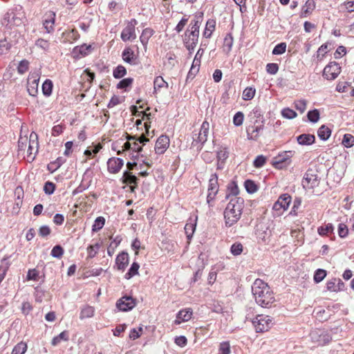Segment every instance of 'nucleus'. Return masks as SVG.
Segmentation results:
<instances>
[{"instance_id":"1","label":"nucleus","mask_w":354,"mask_h":354,"mask_svg":"<svg viewBox=\"0 0 354 354\" xmlns=\"http://www.w3.org/2000/svg\"><path fill=\"white\" fill-rule=\"evenodd\" d=\"M252 292L256 302L261 307L268 308L275 300L269 286L260 279L253 283Z\"/></svg>"},{"instance_id":"2","label":"nucleus","mask_w":354,"mask_h":354,"mask_svg":"<svg viewBox=\"0 0 354 354\" xmlns=\"http://www.w3.org/2000/svg\"><path fill=\"white\" fill-rule=\"evenodd\" d=\"M244 207V201L241 197L232 198L224 211L225 225L228 227L233 225L241 218Z\"/></svg>"},{"instance_id":"3","label":"nucleus","mask_w":354,"mask_h":354,"mask_svg":"<svg viewBox=\"0 0 354 354\" xmlns=\"http://www.w3.org/2000/svg\"><path fill=\"white\" fill-rule=\"evenodd\" d=\"M24 14L21 8L19 10H9L3 16L1 20V25L8 30H12L15 26H19L23 23Z\"/></svg>"},{"instance_id":"4","label":"nucleus","mask_w":354,"mask_h":354,"mask_svg":"<svg viewBox=\"0 0 354 354\" xmlns=\"http://www.w3.org/2000/svg\"><path fill=\"white\" fill-rule=\"evenodd\" d=\"M316 168H309L304 174L302 186L305 189H313L319 186L321 178Z\"/></svg>"},{"instance_id":"5","label":"nucleus","mask_w":354,"mask_h":354,"mask_svg":"<svg viewBox=\"0 0 354 354\" xmlns=\"http://www.w3.org/2000/svg\"><path fill=\"white\" fill-rule=\"evenodd\" d=\"M19 33L16 30L7 33L5 32L3 39H0V55L7 53L13 43L18 41Z\"/></svg>"},{"instance_id":"6","label":"nucleus","mask_w":354,"mask_h":354,"mask_svg":"<svg viewBox=\"0 0 354 354\" xmlns=\"http://www.w3.org/2000/svg\"><path fill=\"white\" fill-rule=\"evenodd\" d=\"M251 321L257 333H263L268 330L272 324V319L269 316L263 315H258Z\"/></svg>"},{"instance_id":"7","label":"nucleus","mask_w":354,"mask_h":354,"mask_svg":"<svg viewBox=\"0 0 354 354\" xmlns=\"http://www.w3.org/2000/svg\"><path fill=\"white\" fill-rule=\"evenodd\" d=\"M137 24L138 21L136 19H131L127 22L126 26L122 30L120 35L123 41H132L136 38V26Z\"/></svg>"},{"instance_id":"8","label":"nucleus","mask_w":354,"mask_h":354,"mask_svg":"<svg viewBox=\"0 0 354 354\" xmlns=\"http://www.w3.org/2000/svg\"><path fill=\"white\" fill-rule=\"evenodd\" d=\"M291 202V196L288 194L281 195L277 201L274 203L272 209L277 212L278 214H281L288 209Z\"/></svg>"},{"instance_id":"9","label":"nucleus","mask_w":354,"mask_h":354,"mask_svg":"<svg viewBox=\"0 0 354 354\" xmlns=\"http://www.w3.org/2000/svg\"><path fill=\"white\" fill-rule=\"evenodd\" d=\"M199 34L188 28L185 33L184 44L190 53L194 50L198 43Z\"/></svg>"},{"instance_id":"10","label":"nucleus","mask_w":354,"mask_h":354,"mask_svg":"<svg viewBox=\"0 0 354 354\" xmlns=\"http://www.w3.org/2000/svg\"><path fill=\"white\" fill-rule=\"evenodd\" d=\"M209 129V122L207 121H204L201 124L200 131L197 135V138H194L192 145L195 146L196 144L199 143L200 146L198 147L200 148V149H201L202 146L203 145L204 143L206 142L207 140Z\"/></svg>"},{"instance_id":"11","label":"nucleus","mask_w":354,"mask_h":354,"mask_svg":"<svg viewBox=\"0 0 354 354\" xmlns=\"http://www.w3.org/2000/svg\"><path fill=\"white\" fill-rule=\"evenodd\" d=\"M218 191V176L216 174H213L209 180L208 194L207 196V202L209 205H211L210 203L214 201Z\"/></svg>"},{"instance_id":"12","label":"nucleus","mask_w":354,"mask_h":354,"mask_svg":"<svg viewBox=\"0 0 354 354\" xmlns=\"http://www.w3.org/2000/svg\"><path fill=\"white\" fill-rule=\"evenodd\" d=\"M340 69L338 64L330 62L324 68L323 76L329 80H335L340 73Z\"/></svg>"},{"instance_id":"13","label":"nucleus","mask_w":354,"mask_h":354,"mask_svg":"<svg viewBox=\"0 0 354 354\" xmlns=\"http://www.w3.org/2000/svg\"><path fill=\"white\" fill-rule=\"evenodd\" d=\"M257 123L258 122L256 120L254 124L247 128L246 132L248 140H257L260 132L263 129V121H261V124Z\"/></svg>"},{"instance_id":"14","label":"nucleus","mask_w":354,"mask_h":354,"mask_svg":"<svg viewBox=\"0 0 354 354\" xmlns=\"http://www.w3.org/2000/svg\"><path fill=\"white\" fill-rule=\"evenodd\" d=\"M203 50L199 48L193 60L191 68L188 73L187 78H194L198 73L201 66V58L203 55Z\"/></svg>"},{"instance_id":"15","label":"nucleus","mask_w":354,"mask_h":354,"mask_svg":"<svg viewBox=\"0 0 354 354\" xmlns=\"http://www.w3.org/2000/svg\"><path fill=\"white\" fill-rule=\"evenodd\" d=\"M169 138L168 136L162 135L156 140L154 150L157 154H163L169 146Z\"/></svg>"},{"instance_id":"16","label":"nucleus","mask_w":354,"mask_h":354,"mask_svg":"<svg viewBox=\"0 0 354 354\" xmlns=\"http://www.w3.org/2000/svg\"><path fill=\"white\" fill-rule=\"evenodd\" d=\"M116 306L120 310L128 311L136 306V301L131 297L124 296L117 301Z\"/></svg>"},{"instance_id":"17","label":"nucleus","mask_w":354,"mask_h":354,"mask_svg":"<svg viewBox=\"0 0 354 354\" xmlns=\"http://www.w3.org/2000/svg\"><path fill=\"white\" fill-rule=\"evenodd\" d=\"M124 165V161L120 158H111L107 161L108 171L112 174H117L120 171Z\"/></svg>"},{"instance_id":"18","label":"nucleus","mask_w":354,"mask_h":354,"mask_svg":"<svg viewBox=\"0 0 354 354\" xmlns=\"http://www.w3.org/2000/svg\"><path fill=\"white\" fill-rule=\"evenodd\" d=\"M192 314L193 312L191 308H185L180 310L176 315V318L174 321V324L176 325H179L182 322L189 321L192 318Z\"/></svg>"},{"instance_id":"19","label":"nucleus","mask_w":354,"mask_h":354,"mask_svg":"<svg viewBox=\"0 0 354 354\" xmlns=\"http://www.w3.org/2000/svg\"><path fill=\"white\" fill-rule=\"evenodd\" d=\"M122 57L125 62L131 65L135 66L138 64V58L130 48H126L122 51Z\"/></svg>"},{"instance_id":"20","label":"nucleus","mask_w":354,"mask_h":354,"mask_svg":"<svg viewBox=\"0 0 354 354\" xmlns=\"http://www.w3.org/2000/svg\"><path fill=\"white\" fill-rule=\"evenodd\" d=\"M92 50L91 45L83 44L80 46H75L73 50V55L75 58H80L88 55Z\"/></svg>"},{"instance_id":"21","label":"nucleus","mask_w":354,"mask_h":354,"mask_svg":"<svg viewBox=\"0 0 354 354\" xmlns=\"http://www.w3.org/2000/svg\"><path fill=\"white\" fill-rule=\"evenodd\" d=\"M91 179L89 176V171L86 170L84 175L81 184L73 191V194L81 193L86 190L91 185Z\"/></svg>"},{"instance_id":"22","label":"nucleus","mask_w":354,"mask_h":354,"mask_svg":"<svg viewBox=\"0 0 354 354\" xmlns=\"http://www.w3.org/2000/svg\"><path fill=\"white\" fill-rule=\"evenodd\" d=\"M129 263V254L126 252H120L116 257L115 264L118 270H124Z\"/></svg>"},{"instance_id":"23","label":"nucleus","mask_w":354,"mask_h":354,"mask_svg":"<svg viewBox=\"0 0 354 354\" xmlns=\"http://www.w3.org/2000/svg\"><path fill=\"white\" fill-rule=\"evenodd\" d=\"M55 14L53 12H49L46 14V18L44 21L43 25L46 32L50 33L54 30Z\"/></svg>"},{"instance_id":"24","label":"nucleus","mask_w":354,"mask_h":354,"mask_svg":"<svg viewBox=\"0 0 354 354\" xmlns=\"http://www.w3.org/2000/svg\"><path fill=\"white\" fill-rule=\"evenodd\" d=\"M293 155L292 151H284L276 158L273 165L276 168H281V165L286 160H288Z\"/></svg>"},{"instance_id":"25","label":"nucleus","mask_w":354,"mask_h":354,"mask_svg":"<svg viewBox=\"0 0 354 354\" xmlns=\"http://www.w3.org/2000/svg\"><path fill=\"white\" fill-rule=\"evenodd\" d=\"M297 142L301 145H310L315 141V137L312 134L303 133L297 138Z\"/></svg>"},{"instance_id":"26","label":"nucleus","mask_w":354,"mask_h":354,"mask_svg":"<svg viewBox=\"0 0 354 354\" xmlns=\"http://www.w3.org/2000/svg\"><path fill=\"white\" fill-rule=\"evenodd\" d=\"M234 43V39L231 33H227L223 41V50L226 54H229L232 50Z\"/></svg>"},{"instance_id":"27","label":"nucleus","mask_w":354,"mask_h":354,"mask_svg":"<svg viewBox=\"0 0 354 354\" xmlns=\"http://www.w3.org/2000/svg\"><path fill=\"white\" fill-rule=\"evenodd\" d=\"M203 20V13L198 16H195L194 19L191 21L189 28L190 30L199 34V28Z\"/></svg>"},{"instance_id":"28","label":"nucleus","mask_w":354,"mask_h":354,"mask_svg":"<svg viewBox=\"0 0 354 354\" xmlns=\"http://www.w3.org/2000/svg\"><path fill=\"white\" fill-rule=\"evenodd\" d=\"M33 137L32 134L30 135V140H29V146L28 149V158L31 160L35 159V156H32L33 153H36L38 150V142L35 140H31Z\"/></svg>"},{"instance_id":"29","label":"nucleus","mask_w":354,"mask_h":354,"mask_svg":"<svg viewBox=\"0 0 354 354\" xmlns=\"http://www.w3.org/2000/svg\"><path fill=\"white\" fill-rule=\"evenodd\" d=\"M153 35V30L151 28H147L142 30L140 40L145 48L147 47L148 41Z\"/></svg>"},{"instance_id":"30","label":"nucleus","mask_w":354,"mask_h":354,"mask_svg":"<svg viewBox=\"0 0 354 354\" xmlns=\"http://www.w3.org/2000/svg\"><path fill=\"white\" fill-rule=\"evenodd\" d=\"M315 8V2L314 0H307L305 5L302 8L301 17H307L308 15L311 13Z\"/></svg>"},{"instance_id":"31","label":"nucleus","mask_w":354,"mask_h":354,"mask_svg":"<svg viewBox=\"0 0 354 354\" xmlns=\"http://www.w3.org/2000/svg\"><path fill=\"white\" fill-rule=\"evenodd\" d=\"M216 21L214 19L207 20L203 32V36L205 38H209L215 29Z\"/></svg>"},{"instance_id":"32","label":"nucleus","mask_w":354,"mask_h":354,"mask_svg":"<svg viewBox=\"0 0 354 354\" xmlns=\"http://www.w3.org/2000/svg\"><path fill=\"white\" fill-rule=\"evenodd\" d=\"M319 138L322 140H326L329 138L331 134V130L325 125H322L317 131Z\"/></svg>"},{"instance_id":"33","label":"nucleus","mask_w":354,"mask_h":354,"mask_svg":"<svg viewBox=\"0 0 354 354\" xmlns=\"http://www.w3.org/2000/svg\"><path fill=\"white\" fill-rule=\"evenodd\" d=\"M95 309L93 307L90 306H86L83 307L80 312V318L84 319L85 318H90L94 315Z\"/></svg>"},{"instance_id":"34","label":"nucleus","mask_w":354,"mask_h":354,"mask_svg":"<svg viewBox=\"0 0 354 354\" xmlns=\"http://www.w3.org/2000/svg\"><path fill=\"white\" fill-rule=\"evenodd\" d=\"M69 338L68 332L64 330L59 333L58 335L53 337L51 344L53 346L58 345L62 341H68Z\"/></svg>"},{"instance_id":"35","label":"nucleus","mask_w":354,"mask_h":354,"mask_svg":"<svg viewBox=\"0 0 354 354\" xmlns=\"http://www.w3.org/2000/svg\"><path fill=\"white\" fill-rule=\"evenodd\" d=\"M140 268V265L137 262H133L128 272L125 274L124 278L126 279H130L133 277L138 274V270Z\"/></svg>"},{"instance_id":"36","label":"nucleus","mask_w":354,"mask_h":354,"mask_svg":"<svg viewBox=\"0 0 354 354\" xmlns=\"http://www.w3.org/2000/svg\"><path fill=\"white\" fill-rule=\"evenodd\" d=\"M122 241V239L117 236L110 243L107 248V253L109 256L112 257L115 252V248L119 245Z\"/></svg>"},{"instance_id":"37","label":"nucleus","mask_w":354,"mask_h":354,"mask_svg":"<svg viewBox=\"0 0 354 354\" xmlns=\"http://www.w3.org/2000/svg\"><path fill=\"white\" fill-rule=\"evenodd\" d=\"M53 82L50 80H46L42 84V92L45 96H50L53 90Z\"/></svg>"},{"instance_id":"38","label":"nucleus","mask_w":354,"mask_h":354,"mask_svg":"<svg viewBox=\"0 0 354 354\" xmlns=\"http://www.w3.org/2000/svg\"><path fill=\"white\" fill-rule=\"evenodd\" d=\"M105 224V218L103 216H98L95 218L92 226V231L96 232L100 230Z\"/></svg>"},{"instance_id":"39","label":"nucleus","mask_w":354,"mask_h":354,"mask_svg":"<svg viewBox=\"0 0 354 354\" xmlns=\"http://www.w3.org/2000/svg\"><path fill=\"white\" fill-rule=\"evenodd\" d=\"M334 230V227L332 223H328L325 226H320L317 229V232L320 236H326L329 233H332Z\"/></svg>"},{"instance_id":"40","label":"nucleus","mask_w":354,"mask_h":354,"mask_svg":"<svg viewBox=\"0 0 354 354\" xmlns=\"http://www.w3.org/2000/svg\"><path fill=\"white\" fill-rule=\"evenodd\" d=\"M124 183L129 184H134L136 185L138 181V178L132 175L130 172L126 171L123 174Z\"/></svg>"},{"instance_id":"41","label":"nucleus","mask_w":354,"mask_h":354,"mask_svg":"<svg viewBox=\"0 0 354 354\" xmlns=\"http://www.w3.org/2000/svg\"><path fill=\"white\" fill-rule=\"evenodd\" d=\"M127 74V70L122 65L118 66L113 71V75L115 79H120Z\"/></svg>"},{"instance_id":"42","label":"nucleus","mask_w":354,"mask_h":354,"mask_svg":"<svg viewBox=\"0 0 354 354\" xmlns=\"http://www.w3.org/2000/svg\"><path fill=\"white\" fill-rule=\"evenodd\" d=\"M133 82L131 77H127L122 80L117 84V88L126 90L128 87H131Z\"/></svg>"},{"instance_id":"43","label":"nucleus","mask_w":354,"mask_h":354,"mask_svg":"<svg viewBox=\"0 0 354 354\" xmlns=\"http://www.w3.org/2000/svg\"><path fill=\"white\" fill-rule=\"evenodd\" d=\"M38 82L39 79L33 80L31 83H28V92L32 96H35L37 93Z\"/></svg>"},{"instance_id":"44","label":"nucleus","mask_w":354,"mask_h":354,"mask_svg":"<svg viewBox=\"0 0 354 354\" xmlns=\"http://www.w3.org/2000/svg\"><path fill=\"white\" fill-rule=\"evenodd\" d=\"M26 350V344L23 342H21L13 348L11 354H24Z\"/></svg>"},{"instance_id":"45","label":"nucleus","mask_w":354,"mask_h":354,"mask_svg":"<svg viewBox=\"0 0 354 354\" xmlns=\"http://www.w3.org/2000/svg\"><path fill=\"white\" fill-rule=\"evenodd\" d=\"M255 89L252 87H247L244 89L243 92V99L244 100H252L255 95Z\"/></svg>"},{"instance_id":"46","label":"nucleus","mask_w":354,"mask_h":354,"mask_svg":"<svg viewBox=\"0 0 354 354\" xmlns=\"http://www.w3.org/2000/svg\"><path fill=\"white\" fill-rule=\"evenodd\" d=\"M319 115V111L317 109L310 111L307 113L308 120L313 123H315L319 121L320 118Z\"/></svg>"},{"instance_id":"47","label":"nucleus","mask_w":354,"mask_h":354,"mask_svg":"<svg viewBox=\"0 0 354 354\" xmlns=\"http://www.w3.org/2000/svg\"><path fill=\"white\" fill-rule=\"evenodd\" d=\"M100 244L97 243L95 245H91L87 248L88 257L93 258L100 248Z\"/></svg>"},{"instance_id":"48","label":"nucleus","mask_w":354,"mask_h":354,"mask_svg":"<svg viewBox=\"0 0 354 354\" xmlns=\"http://www.w3.org/2000/svg\"><path fill=\"white\" fill-rule=\"evenodd\" d=\"M243 246L241 243H235L232 245L230 252L234 256H238L243 252Z\"/></svg>"},{"instance_id":"49","label":"nucleus","mask_w":354,"mask_h":354,"mask_svg":"<svg viewBox=\"0 0 354 354\" xmlns=\"http://www.w3.org/2000/svg\"><path fill=\"white\" fill-rule=\"evenodd\" d=\"M246 191L250 194H253L257 191V186L254 181L247 180L244 183Z\"/></svg>"},{"instance_id":"50","label":"nucleus","mask_w":354,"mask_h":354,"mask_svg":"<svg viewBox=\"0 0 354 354\" xmlns=\"http://www.w3.org/2000/svg\"><path fill=\"white\" fill-rule=\"evenodd\" d=\"M167 83L164 80V79L161 76L156 77L153 81L154 90L160 89L161 88H163L164 86L167 87Z\"/></svg>"},{"instance_id":"51","label":"nucleus","mask_w":354,"mask_h":354,"mask_svg":"<svg viewBox=\"0 0 354 354\" xmlns=\"http://www.w3.org/2000/svg\"><path fill=\"white\" fill-rule=\"evenodd\" d=\"M196 229V223H187L185 226V231L187 234V238L190 240L192 238L193 234Z\"/></svg>"},{"instance_id":"52","label":"nucleus","mask_w":354,"mask_h":354,"mask_svg":"<svg viewBox=\"0 0 354 354\" xmlns=\"http://www.w3.org/2000/svg\"><path fill=\"white\" fill-rule=\"evenodd\" d=\"M50 254L55 258L60 259L64 254V249L61 245H57L52 249Z\"/></svg>"},{"instance_id":"53","label":"nucleus","mask_w":354,"mask_h":354,"mask_svg":"<svg viewBox=\"0 0 354 354\" xmlns=\"http://www.w3.org/2000/svg\"><path fill=\"white\" fill-rule=\"evenodd\" d=\"M326 276V271L323 269H317L314 274V281L316 283L321 282Z\"/></svg>"},{"instance_id":"54","label":"nucleus","mask_w":354,"mask_h":354,"mask_svg":"<svg viewBox=\"0 0 354 354\" xmlns=\"http://www.w3.org/2000/svg\"><path fill=\"white\" fill-rule=\"evenodd\" d=\"M342 144L347 148L351 147L354 145V136L348 133L345 134L342 140Z\"/></svg>"},{"instance_id":"55","label":"nucleus","mask_w":354,"mask_h":354,"mask_svg":"<svg viewBox=\"0 0 354 354\" xmlns=\"http://www.w3.org/2000/svg\"><path fill=\"white\" fill-rule=\"evenodd\" d=\"M229 151L227 148H221L220 150L217 151V159L218 162H225V160L228 158Z\"/></svg>"},{"instance_id":"56","label":"nucleus","mask_w":354,"mask_h":354,"mask_svg":"<svg viewBox=\"0 0 354 354\" xmlns=\"http://www.w3.org/2000/svg\"><path fill=\"white\" fill-rule=\"evenodd\" d=\"M230 346L228 342H223L220 344L218 354H230Z\"/></svg>"},{"instance_id":"57","label":"nucleus","mask_w":354,"mask_h":354,"mask_svg":"<svg viewBox=\"0 0 354 354\" xmlns=\"http://www.w3.org/2000/svg\"><path fill=\"white\" fill-rule=\"evenodd\" d=\"M29 67V62L26 59L21 60L17 67V71L19 74H24L28 71Z\"/></svg>"},{"instance_id":"58","label":"nucleus","mask_w":354,"mask_h":354,"mask_svg":"<svg viewBox=\"0 0 354 354\" xmlns=\"http://www.w3.org/2000/svg\"><path fill=\"white\" fill-rule=\"evenodd\" d=\"M286 43H280L276 45L272 50L273 55H281L286 52Z\"/></svg>"},{"instance_id":"59","label":"nucleus","mask_w":354,"mask_h":354,"mask_svg":"<svg viewBox=\"0 0 354 354\" xmlns=\"http://www.w3.org/2000/svg\"><path fill=\"white\" fill-rule=\"evenodd\" d=\"M244 115L242 112H237L233 117V124L236 127L241 126L243 122Z\"/></svg>"},{"instance_id":"60","label":"nucleus","mask_w":354,"mask_h":354,"mask_svg":"<svg viewBox=\"0 0 354 354\" xmlns=\"http://www.w3.org/2000/svg\"><path fill=\"white\" fill-rule=\"evenodd\" d=\"M281 115L285 118L293 119L297 116V113L292 109L286 108L281 111Z\"/></svg>"},{"instance_id":"61","label":"nucleus","mask_w":354,"mask_h":354,"mask_svg":"<svg viewBox=\"0 0 354 354\" xmlns=\"http://www.w3.org/2000/svg\"><path fill=\"white\" fill-rule=\"evenodd\" d=\"M27 280H32V281H38L39 279V271L36 269H30L28 271L27 276H26Z\"/></svg>"},{"instance_id":"62","label":"nucleus","mask_w":354,"mask_h":354,"mask_svg":"<svg viewBox=\"0 0 354 354\" xmlns=\"http://www.w3.org/2000/svg\"><path fill=\"white\" fill-rule=\"evenodd\" d=\"M266 161V157L263 155H259L254 160L253 165L256 168H261L265 165Z\"/></svg>"},{"instance_id":"63","label":"nucleus","mask_w":354,"mask_h":354,"mask_svg":"<svg viewBox=\"0 0 354 354\" xmlns=\"http://www.w3.org/2000/svg\"><path fill=\"white\" fill-rule=\"evenodd\" d=\"M328 44H322L317 51V57L318 59L322 60L324 57L325 54L327 53Z\"/></svg>"},{"instance_id":"64","label":"nucleus","mask_w":354,"mask_h":354,"mask_svg":"<svg viewBox=\"0 0 354 354\" xmlns=\"http://www.w3.org/2000/svg\"><path fill=\"white\" fill-rule=\"evenodd\" d=\"M279 71V66L275 63H269L266 65V71L270 75H275Z\"/></svg>"}]
</instances>
